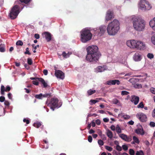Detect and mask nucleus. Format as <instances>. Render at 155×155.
Segmentation results:
<instances>
[{
  "label": "nucleus",
  "mask_w": 155,
  "mask_h": 155,
  "mask_svg": "<svg viewBox=\"0 0 155 155\" xmlns=\"http://www.w3.org/2000/svg\"><path fill=\"white\" fill-rule=\"evenodd\" d=\"M98 47L96 45H91L86 49L87 54L86 60L90 62H96L98 61L101 55L98 52Z\"/></svg>",
  "instance_id": "f257e3e1"
},
{
  "label": "nucleus",
  "mask_w": 155,
  "mask_h": 155,
  "mask_svg": "<svg viewBox=\"0 0 155 155\" xmlns=\"http://www.w3.org/2000/svg\"><path fill=\"white\" fill-rule=\"evenodd\" d=\"M133 26L136 31H140L144 30L146 25L145 21L138 17H134L132 19Z\"/></svg>",
  "instance_id": "f03ea898"
},
{
  "label": "nucleus",
  "mask_w": 155,
  "mask_h": 155,
  "mask_svg": "<svg viewBox=\"0 0 155 155\" xmlns=\"http://www.w3.org/2000/svg\"><path fill=\"white\" fill-rule=\"evenodd\" d=\"M120 23L117 20L114 19L108 25L107 28L108 34L110 35H116L120 29Z\"/></svg>",
  "instance_id": "7ed1b4c3"
},
{
  "label": "nucleus",
  "mask_w": 155,
  "mask_h": 155,
  "mask_svg": "<svg viewBox=\"0 0 155 155\" xmlns=\"http://www.w3.org/2000/svg\"><path fill=\"white\" fill-rule=\"evenodd\" d=\"M81 40L83 43H86L92 38V34L90 31L87 29H84L80 32Z\"/></svg>",
  "instance_id": "20e7f679"
},
{
  "label": "nucleus",
  "mask_w": 155,
  "mask_h": 155,
  "mask_svg": "<svg viewBox=\"0 0 155 155\" xmlns=\"http://www.w3.org/2000/svg\"><path fill=\"white\" fill-rule=\"evenodd\" d=\"M21 11L20 7L17 5H15L12 8L9 14V16L12 19H15Z\"/></svg>",
  "instance_id": "39448f33"
},
{
  "label": "nucleus",
  "mask_w": 155,
  "mask_h": 155,
  "mask_svg": "<svg viewBox=\"0 0 155 155\" xmlns=\"http://www.w3.org/2000/svg\"><path fill=\"white\" fill-rule=\"evenodd\" d=\"M140 6L143 10L145 11L149 10L151 8V5L145 0H142L140 1Z\"/></svg>",
  "instance_id": "423d86ee"
},
{
  "label": "nucleus",
  "mask_w": 155,
  "mask_h": 155,
  "mask_svg": "<svg viewBox=\"0 0 155 155\" xmlns=\"http://www.w3.org/2000/svg\"><path fill=\"white\" fill-rule=\"evenodd\" d=\"M106 29V27L105 25H102L94 29V30L96 34L101 36L104 34Z\"/></svg>",
  "instance_id": "0eeeda50"
},
{
  "label": "nucleus",
  "mask_w": 155,
  "mask_h": 155,
  "mask_svg": "<svg viewBox=\"0 0 155 155\" xmlns=\"http://www.w3.org/2000/svg\"><path fill=\"white\" fill-rule=\"evenodd\" d=\"M58 100L57 98H52L51 99V101L48 105L50 106V108L53 110H54V108L58 106Z\"/></svg>",
  "instance_id": "6e6552de"
},
{
  "label": "nucleus",
  "mask_w": 155,
  "mask_h": 155,
  "mask_svg": "<svg viewBox=\"0 0 155 155\" xmlns=\"http://www.w3.org/2000/svg\"><path fill=\"white\" fill-rule=\"evenodd\" d=\"M54 74L58 79L63 80L65 77L64 73L60 70L55 69Z\"/></svg>",
  "instance_id": "1a4fd4ad"
},
{
  "label": "nucleus",
  "mask_w": 155,
  "mask_h": 155,
  "mask_svg": "<svg viewBox=\"0 0 155 155\" xmlns=\"http://www.w3.org/2000/svg\"><path fill=\"white\" fill-rule=\"evenodd\" d=\"M114 17V12L111 10H108L105 16V20L107 21L111 20Z\"/></svg>",
  "instance_id": "9d476101"
},
{
  "label": "nucleus",
  "mask_w": 155,
  "mask_h": 155,
  "mask_svg": "<svg viewBox=\"0 0 155 155\" xmlns=\"http://www.w3.org/2000/svg\"><path fill=\"white\" fill-rule=\"evenodd\" d=\"M137 41L134 40H129L127 41L126 44L127 46L130 48H137Z\"/></svg>",
  "instance_id": "9b49d317"
},
{
  "label": "nucleus",
  "mask_w": 155,
  "mask_h": 155,
  "mask_svg": "<svg viewBox=\"0 0 155 155\" xmlns=\"http://www.w3.org/2000/svg\"><path fill=\"white\" fill-rule=\"evenodd\" d=\"M137 117L142 122H144L147 121V116L146 115L142 113L137 114L136 115Z\"/></svg>",
  "instance_id": "f8f14e48"
},
{
  "label": "nucleus",
  "mask_w": 155,
  "mask_h": 155,
  "mask_svg": "<svg viewBox=\"0 0 155 155\" xmlns=\"http://www.w3.org/2000/svg\"><path fill=\"white\" fill-rule=\"evenodd\" d=\"M42 35L45 38L47 41L49 42L51 40V33L48 32H44Z\"/></svg>",
  "instance_id": "ddd939ff"
},
{
  "label": "nucleus",
  "mask_w": 155,
  "mask_h": 155,
  "mask_svg": "<svg viewBox=\"0 0 155 155\" xmlns=\"http://www.w3.org/2000/svg\"><path fill=\"white\" fill-rule=\"evenodd\" d=\"M135 132L137 134H140L142 135H144L145 133V132L141 125H140L137 129L135 130Z\"/></svg>",
  "instance_id": "4468645a"
},
{
  "label": "nucleus",
  "mask_w": 155,
  "mask_h": 155,
  "mask_svg": "<svg viewBox=\"0 0 155 155\" xmlns=\"http://www.w3.org/2000/svg\"><path fill=\"white\" fill-rule=\"evenodd\" d=\"M139 101V98L138 96L135 95L131 96V101L132 103H134L135 105H137L138 104Z\"/></svg>",
  "instance_id": "2eb2a0df"
},
{
  "label": "nucleus",
  "mask_w": 155,
  "mask_h": 155,
  "mask_svg": "<svg viewBox=\"0 0 155 155\" xmlns=\"http://www.w3.org/2000/svg\"><path fill=\"white\" fill-rule=\"evenodd\" d=\"M137 48L138 49H139L140 50H143L145 48V45L143 42L138 41L137 44Z\"/></svg>",
  "instance_id": "dca6fc26"
},
{
  "label": "nucleus",
  "mask_w": 155,
  "mask_h": 155,
  "mask_svg": "<svg viewBox=\"0 0 155 155\" xmlns=\"http://www.w3.org/2000/svg\"><path fill=\"white\" fill-rule=\"evenodd\" d=\"M120 81L118 80H109L107 82V84L108 85H114L117 84V85H119L120 84Z\"/></svg>",
  "instance_id": "f3484780"
},
{
  "label": "nucleus",
  "mask_w": 155,
  "mask_h": 155,
  "mask_svg": "<svg viewBox=\"0 0 155 155\" xmlns=\"http://www.w3.org/2000/svg\"><path fill=\"white\" fill-rule=\"evenodd\" d=\"M133 58L136 61H140L141 59L140 55L138 53L136 52Z\"/></svg>",
  "instance_id": "a211bd4d"
},
{
  "label": "nucleus",
  "mask_w": 155,
  "mask_h": 155,
  "mask_svg": "<svg viewBox=\"0 0 155 155\" xmlns=\"http://www.w3.org/2000/svg\"><path fill=\"white\" fill-rule=\"evenodd\" d=\"M149 25L153 30L155 31V17L150 21Z\"/></svg>",
  "instance_id": "6ab92c4d"
},
{
  "label": "nucleus",
  "mask_w": 155,
  "mask_h": 155,
  "mask_svg": "<svg viewBox=\"0 0 155 155\" xmlns=\"http://www.w3.org/2000/svg\"><path fill=\"white\" fill-rule=\"evenodd\" d=\"M37 78L38 79V80L42 83L44 87L45 88L47 87L48 86L47 84L45 82V81L43 79L41 78Z\"/></svg>",
  "instance_id": "aec40b11"
},
{
  "label": "nucleus",
  "mask_w": 155,
  "mask_h": 155,
  "mask_svg": "<svg viewBox=\"0 0 155 155\" xmlns=\"http://www.w3.org/2000/svg\"><path fill=\"white\" fill-rule=\"evenodd\" d=\"M71 54V52H68L67 53H66L65 51H63L62 53V56L65 58L69 57Z\"/></svg>",
  "instance_id": "412c9836"
},
{
  "label": "nucleus",
  "mask_w": 155,
  "mask_h": 155,
  "mask_svg": "<svg viewBox=\"0 0 155 155\" xmlns=\"http://www.w3.org/2000/svg\"><path fill=\"white\" fill-rule=\"evenodd\" d=\"M107 135L108 137L110 139H111L113 137V134L112 132L110 130H108L107 131Z\"/></svg>",
  "instance_id": "4be33fe9"
},
{
  "label": "nucleus",
  "mask_w": 155,
  "mask_h": 155,
  "mask_svg": "<svg viewBox=\"0 0 155 155\" xmlns=\"http://www.w3.org/2000/svg\"><path fill=\"white\" fill-rule=\"evenodd\" d=\"M5 51V48L4 45L1 44L0 45V51L3 52Z\"/></svg>",
  "instance_id": "5701e85b"
},
{
  "label": "nucleus",
  "mask_w": 155,
  "mask_h": 155,
  "mask_svg": "<svg viewBox=\"0 0 155 155\" xmlns=\"http://www.w3.org/2000/svg\"><path fill=\"white\" fill-rule=\"evenodd\" d=\"M116 130L118 134L122 132L118 124L117 125L116 127Z\"/></svg>",
  "instance_id": "b1692460"
},
{
  "label": "nucleus",
  "mask_w": 155,
  "mask_h": 155,
  "mask_svg": "<svg viewBox=\"0 0 155 155\" xmlns=\"http://www.w3.org/2000/svg\"><path fill=\"white\" fill-rule=\"evenodd\" d=\"M105 70V68H95V71L96 73L101 72Z\"/></svg>",
  "instance_id": "393cba45"
},
{
  "label": "nucleus",
  "mask_w": 155,
  "mask_h": 155,
  "mask_svg": "<svg viewBox=\"0 0 155 155\" xmlns=\"http://www.w3.org/2000/svg\"><path fill=\"white\" fill-rule=\"evenodd\" d=\"M131 138L132 137L131 136H127L126 135L125 139L124 140L126 141L129 142L131 140Z\"/></svg>",
  "instance_id": "a878e982"
},
{
  "label": "nucleus",
  "mask_w": 155,
  "mask_h": 155,
  "mask_svg": "<svg viewBox=\"0 0 155 155\" xmlns=\"http://www.w3.org/2000/svg\"><path fill=\"white\" fill-rule=\"evenodd\" d=\"M33 126L37 128H38L41 126V124L39 122L34 123L33 125Z\"/></svg>",
  "instance_id": "bb28decb"
},
{
  "label": "nucleus",
  "mask_w": 155,
  "mask_h": 155,
  "mask_svg": "<svg viewBox=\"0 0 155 155\" xmlns=\"http://www.w3.org/2000/svg\"><path fill=\"white\" fill-rule=\"evenodd\" d=\"M133 138L134 141L135 142V143L137 144L139 143L140 141L138 138L136 136H133Z\"/></svg>",
  "instance_id": "cd10ccee"
},
{
  "label": "nucleus",
  "mask_w": 155,
  "mask_h": 155,
  "mask_svg": "<svg viewBox=\"0 0 155 155\" xmlns=\"http://www.w3.org/2000/svg\"><path fill=\"white\" fill-rule=\"evenodd\" d=\"M5 91V87L4 86L2 85L1 86V94L2 95L5 94L4 92Z\"/></svg>",
  "instance_id": "c85d7f7f"
},
{
  "label": "nucleus",
  "mask_w": 155,
  "mask_h": 155,
  "mask_svg": "<svg viewBox=\"0 0 155 155\" xmlns=\"http://www.w3.org/2000/svg\"><path fill=\"white\" fill-rule=\"evenodd\" d=\"M137 107L138 108H143L144 107V105L143 104V101L141 102L140 104L137 105Z\"/></svg>",
  "instance_id": "c756f323"
},
{
  "label": "nucleus",
  "mask_w": 155,
  "mask_h": 155,
  "mask_svg": "<svg viewBox=\"0 0 155 155\" xmlns=\"http://www.w3.org/2000/svg\"><path fill=\"white\" fill-rule=\"evenodd\" d=\"M136 155H144V153L142 150H140L136 152Z\"/></svg>",
  "instance_id": "7c9ffc66"
},
{
  "label": "nucleus",
  "mask_w": 155,
  "mask_h": 155,
  "mask_svg": "<svg viewBox=\"0 0 155 155\" xmlns=\"http://www.w3.org/2000/svg\"><path fill=\"white\" fill-rule=\"evenodd\" d=\"M95 92L96 91L95 90H89L87 91V93L89 95H90L93 94L95 93Z\"/></svg>",
  "instance_id": "2f4dec72"
},
{
  "label": "nucleus",
  "mask_w": 155,
  "mask_h": 155,
  "mask_svg": "<svg viewBox=\"0 0 155 155\" xmlns=\"http://www.w3.org/2000/svg\"><path fill=\"white\" fill-rule=\"evenodd\" d=\"M43 96L42 94H36L35 95V97L36 98L38 99H41L42 97Z\"/></svg>",
  "instance_id": "473e14b6"
},
{
  "label": "nucleus",
  "mask_w": 155,
  "mask_h": 155,
  "mask_svg": "<svg viewBox=\"0 0 155 155\" xmlns=\"http://www.w3.org/2000/svg\"><path fill=\"white\" fill-rule=\"evenodd\" d=\"M134 87L135 88L139 89L141 88L142 87V86L140 84H137L134 85Z\"/></svg>",
  "instance_id": "72a5a7b5"
},
{
  "label": "nucleus",
  "mask_w": 155,
  "mask_h": 155,
  "mask_svg": "<svg viewBox=\"0 0 155 155\" xmlns=\"http://www.w3.org/2000/svg\"><path fill=\"white\" fill-rule=\"evenodd\" d=\"M129 94V93L126 91H122L121 93L122 95H127Z\"/></svg>",
  "instance_id": "f704fd0d"
},
{
  "label": "nucleus",
  "mask_w": 155,
  "mask_h": 155,
  "mask_svg": "<svg viewBox=\"0 0 155 155\" xmlns=\"http://www.w3.org/2000/svg\"><path fill=\"white\" fill-rule=\"evenodd\" d=\"M27 63L29 65H31L32 64V61L31 58H28L27 59Z\"/></svg>",
  "instance_id": "c9c22d12"
},
{
  "label": "nucleus",
  "mask_w": 155,
  "mask_h": 155,
  "mask_svg": "<svg viewBox=\"0 0 155 155\" xmlns=\"http://www.w3.org/2000/svg\"><path fill=\"white\" fill-rule=\"evenodd\" d=\"M129 154L130 155H135L134 150L132 149H130L129 150Z\"/></svg>",
  "instance_id": "e433bc0d"
},
{
  "label": "nucleus",
  "mask_w": 155,
  "mask_h": 155,
  "mask_svg": "<svg viewBox=\"0 0 155 155\" xmlns=\"http://www.w3.org/2000/svg\"><path fill=\"white\" fill-rule=\"evenodd\" d=\"M16 45H17L22 46L23 43L21 41L19 40L16 42Z\"/></svg>",
  "instance_id": "4c0bfd02"
},
{
  "label": "nucleus",
  "mask_w": 155,
  "mask_h": 155,
  "mask_svg": "<svg viewBox=\"0 0 155 155\" xmlns=\"http://www.w3.org/2000/svg\"><path fill=\"white\" fill-rule=\"evenodd\" d=\"M105 148L106 150L109 151H111L113 150V148L112 147L107 146L105 147Z\"/></svg>",
  "instance_id": "58836bf2"
},
{
  "label": "nucleus",
  "mask_w": 155,
  "mask_h": 155,
  "mask_svg": "<svg viewBox=\"0 0 155 155\" xmlns=\"http://www.w3.org/2000/svg\"><path fill=\"white\" fill-rule=\"evenodd\" d=\"M25 54H28L29 55H31V53L29 51V48H27L26 49V51L24 53Z\"/></svg>",
  "instance_id": "ea45409f"
},
{
  "label": "nucleus",
  "mask_w": 155,
  "mask_h": 155,
  "mask_svg": "<svg viewBox=\"0 0 155 155\" xmlns=\"http://www.w3.org/2000/svg\"><path fill=\"white\" fill-rule=\"evenodd\" d=\"M98 143L99 145L100 146H103L104 144L103 141L101 140H99L98 141Z\"/></svg>",
  "instance_id": "a19ab883"
},
{
  "label": "nucleus",
  "mask_w": 155,
  "mask_h": 155,
  "mask_svg": "<svg viewBox=\"0 0 155 155\" xmlns=\"http://www.w3.org/2000/svg\"><path fill=\"white\" fill-rule=\"evenodd\" d=\"M147 57L151 59L153 58L154 56L152 54L148 53L147 55Z\"/></svg>",
  "instance_id": "79ce46f5"
},
{
  "label": "nucleus",
  "mask_w": 155,
  "mask_h": 155,
  "mask_svg": "<svg viewBox=\"0 0 155 155\" xmlns=\"http://www.w3.org/2000/svg\"><path fill=\"white\" fill-rule=\"evenodd\" d=\"M31 0H20V1L21 2H24L25 4H28V3Z\"/></svg>",
  "instance_id": "37998d69"
},
{
  "label": "nucleus",
  "mask_w": 155,
  "mask_h": 155,
  "mask_svg": "<svg viewBox=\"0 0 155 155\" xmlns=\"http://www.w3.org/2000/svg\"><path fill=\"white\" fill-rule=\"evenodd\" d=\"M126 135L124 134H121L120 135V138H121L123 140H124L125 139V137Z\"/></svg>",
  "instance_id": "c03bdc74"
},
{
  "label": "nucleus",
  "mask_w": 155,
  "mask_h": 155,
  "mask_svg": "<svg viewBox=\"0 0 155 155\" xmlns=\"http://www.w3.org/2000/svg\"><path fill=\"white\" fill-rule=\"evenodd\" d=\"M151 40L152 43L155 45V35L153 36L151 38Z\"/></svg>",
  "instance_id": "a18cd8bd"
},
{
  "label": "nucleus",
  "mask_w": 155,
  "mask_h": 155,
  "mask_svg": "<svg viewBox=\"0 0 155 155\" xmlns=\"http://www.w3.org/2000/svg\"><path fill=\"white\" fill-rule=\"evenodd\" d=\"M88 140L89 142L91 143L92 141V137L91 135H89L88 137Z\"/></svg>",
  "instance_id": "49530a36"
},
{
  "label": "nucleus",
  "mask_w": 155,
  "mask_h": 155,
  "mask_svg": "<svg viewBox=\"0 0 155 155\" xmlns=\"http://www.w3.org/2000/svg\"><path fill=\"white\" fill-rule=\"evenodd\" d=\"M122 147L123 149L125 150H127L128 148L127 146L126 145H123L122 146Z\"/></svg>",
  "instance_id": "de8ad7c7"
},
{
  "label": "nucleus",
  "mask_w": 155,
  "mask_h": 155,
  "mask_svg": "<svg viewBox=\"0 0 155 155\" xmlns=\"http://www.w3.org/2000/svg\"><path fill=\"white\" fill-rule=\"evenodd\" d=\"M5 101V97L4 96H1L0 97V101L2 102Z\"/></svg>",
  "instance_id": "09e8293b"
},
{
  "label": "nucleus",
  "mask_w": 155,
  "mask_h": 155,
  "mask_svg": "<svg viewBox=\"0 0 155 155\" xmlns=\"http://www.w3.org/2000/svg\"><path fill=\"white\" fill-rule=\"evenodd\" d=\"M124 119L125 120L128 119L130 118V116L127 115H125L123 116Z\"/></svg>",
  "instance_id": "8fccbe9b"
},
{
  "label": "nucleus",
  "mask_w": 155,
  "mask_h": 155,
  "mask_svg": "<svg viewBox=\"0 0 155 155\" xmlns=\"http://www.w3.org/2000/svg\"><path fill=\"white\" fill-rule=\"evenodd\" d=\"M150 92L153 94H155V88L151 87L150 89Z\"/></svg>",
  "instance_id": "3c124183"
},
{
  "label": "nucleus",
  "mask_w": 155,
  "mask_h": 155,
  "mask_svg": "<svg viewBox=\"0 0 155 155\" xmlns=\"http://www.w3.org/2000/svg\"><path fill=\"white\" fill-rule=\"evenodd\" d=\"M150 125L151 127H155V123L153 122H150Z\"/></svg>",
  "instance_id": "603ef678"
},
{
  "label": "nucleus",
  "mask_w": 155,
  "mask_h": 155,
  "mask_svg": "<svg viewBox=\"0 0 155 155\" xmlns=\"http://www.w3.org/2000/svg\"><path fill=\"white\" fill-rule=\"evenodd\" d=\"M11 90V87L9 86H7L6 87V89H5V91H9Z\"/></svg>",
  "instance_id": "864d4df0"
},
{
  "label": "nucleus",
  "mask_w": 155,
  "mask_h": 155,
  "mask_svg": "<svg viewBox=\"0 0 155 155\" xmlns=\"http://www.w3.org/2000/svg\"><path fill=\"white\" fill-rule=\"evenodd\" d=\"M110 128L113 131H115V127L113 125H111Z\"/></svg>",
  "instance_id": "5fc2aeb1"
},
{
  "label": "nucleus",
  "mask_w": 155,
  "mask_h": 155,
  "mask_svg": "<svg viewBox=\"0 0 155 155\" xmlns=\"http://www.w3.org/2000/svg\"><path fill=\"white\" fill-rule=\"evenodd\" d=\"M37 80L35 81H32V83L33 84L36 85H38V82L36 81Z\"/></svg>",
  "instance_id": "6e6d98bb"
},
{
  "label": "nucleus",
  "mask_w": 155,
  "mask_h": 155,
  "mask_svg": "<svg viewBox=\"0 0 155 155\" xmlns=\"http://www.w3.org/2000/svg\"><path fill=\"white\" fill-rule=\"evenodd\" d=\"M116 149L118 151H120L121 150L122 148L121 147H120L119 145H118L117 146Z\"/></svg>",
  "instance_id": "4d7b16f0"
},
{
  "label": "nucleus",
  "mask_w": 155,
  "mask_h": 155,
  "mask_svg": "<svg viewBox=\"0 0 155 155\" xmlns=\"http://www.w3.org/2000/svg\"><path fill=\"white\" fill-rule=\"evenodd\" d=\"M23 121L24 122L26 123L27 124H29L30 123L29 120L26 119H24L23 120Z\"/></svg>",
  "instance_id": "13d9d810"
},
{
  "label": "nucleus",
  "mask_w": 155,
  "mask_h": 155,
  "mask_svg": "<svg viewBox=\"0 0 155 155\" xmlns=\"http://www.w3.org/2000/svg\"><path fill=\"white\" fill-rule=\"evenodd\" d=\"M113 102L114 104H116L119 102V101L117 99H115L113 100Z\"/></svg>",
  "instance_id": "bf43d9fd"
},
{
  "label": "nucleus",
  "mask_w": 155,
  "mask_h": 155,
  "mask_svg": "<svg viewBox=\"0 0 155 155\" xmlns=\"http://www.w3.org/2000/svg\"><path fill=\"white\" fill-rule=\"evenodd\" d=\"M95 123L99 125L101 124V121L97 119L96 120Z\"/></svg>",
  "instance_id": "052dcab7"
},
{
  "label": "nucleus",
  "mask_w": 155,
  "mask_h": 155,
  "mask_svg": "<svg viewBox=\"0 0 155 155\" xmlns=\"http://www.w3.org/2000/svg\"><path fill=\"white\" fill-rule=\"evenodd\" d=\"M90 101L91 102L93 103L94 104H95L96 103L98 102V101L95 100H90Z\"/></svg>",
  "instance_id": "680f3d73"
},
{
  "label": "nucleus",
  "mask_w": 155,
  "mask_h": 155,
  "mask_svg": "<svg viewBox=\"0 0 155 155\" xmlns=\"http://www.w3.org/2000/svg\"><path fill=\"white\" fill-rule=\"evenodd\" d=\"M35 37L36 39H38L40 38L39 35L38 34H35Z\"/></svg>",
  "instance_id": "e2e57ef3"
},
{
  "label": "nucleus",
  "mask_w": 155,
  "mask_h": 155,
  "mask_svg": "<svg viewBox=\"0 0 155 155\" xmlns=\"http://www.w3.org/2000/svg\"><path fill=\"white\" fill-rule=\"evenodd\" d=\"M8 98L10 99H12V94L11 93H9L8 94Z\"/></svg>",
  "instance_id": "0e129e2a"
},
{
  "label": "nucleus",
  "mask_w": 155,
  "mask_h": 155,
  "mask_svg": "<svg viewBox=\"0 0 155 155\" xmlns=\"http://www.w3.org/2000/svg\"><path fill=\"white\" fill-rule=\"evenodd\" d=\"M6 106H9V103L8 101H5L4 102Z\"/></svg>",
  "instance_id": "69168bd1"
},
{
  "label": "nucleus",
  "mask_w": 155,
  "mask_h": 155,
  "mask_svg": "<svg viewBox=\"0 0 155 155\" xmlns=\"http://www.w3.org/2000/svg\"><path fill=\"white\" fill-rule=\"evenodd\" d=\"M43 72L45 75H47L48 73V70L46 69H45L44 70Z\"/></svg>",
  "instance_id": "338daca9"
},
{
  "label": "nucleus",
  "mask_w": 155,
  "mask_h": 155,
  "mask_svg": "<svg viewBox=\"0 0 155 155\" xmlns=\"http://www.w3.org/2000/svg\"><path fill=\"white\" fill-rule=\"evenodd\" d=\"M152 116L153 117H155V108L153 110L152 113Z\"/></svg>",
  "instance_id": "774afa93"
}]
</instances>
